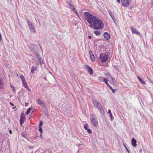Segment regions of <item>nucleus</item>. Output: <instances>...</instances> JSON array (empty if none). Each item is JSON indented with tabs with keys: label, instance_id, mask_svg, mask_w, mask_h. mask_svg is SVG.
I'll use <instances>...</instances> for the list:
<instances>
[{
	"label": "nucleus",
	"instance_id": "obj_20",
	"mask_svg": "<svg viewBox=\"0 0 153 153\" xmlns=\"http://www.w3.org/2000/svg\"><path fill=\"white\" fill-rule=\"evenodd\" d=\"M37 68L36 67L32 66L31 68V72L32 73H34V71H36Z\"/></svg>",
	"mask_w": 153,
	"mask_h": 153
},
{
	"label": "nucleus",
	"instance_id": "obj_14",
	"mask_svg": "<svg viewBox=\"0 0 153 153\" xmlns=\"http://www.w3.org/2000/svg\"><path fill=\"white\" fill-rule=\"evenodd\" d=\"M103 36L105 39L106 40H108L110 38V36L109 34L107 32H105Z\"/></svg>",
	"mask_w": 153,
	"mask_h": 153
},
{
	"label": "nucleus",
	"instance_id": "obj_53",
	"mask_svg": "<svg viewBox=\"0 0 153 153\" xmlns=\"http://www.w3.org/2000/svg\"><path fill=\"white\" fill-rule=\"evenodd\" d=\"M36 21V19H35Z\"/></svg>",
	"mask_w": 153,
	"mask_h": 153
},
{
	"label": "nucleus",
	"instance_id": "obj_40",
	"mask_svg": "<svg viewBox=\"0 0 153 153\" xmlns=\"http://www.w3.org/2000/svg\"><path fill=\"white\" fill-rule=\"evenodd\" d=\"M88 39H91L92 38L91 36H88Z\"/></svg>",
	"mask_w": 153,
	"mask_h": 153
},
{
	"label": "nucleus",
	"instance_id": "obj_48",
	"mask_svg": "<svg viewBox=\"0 0 153 153\" xmlns=\"http://www.w3.org/2000/svg\"><path fill=\"white\" fill-rule=\"evenodd\" d=\"M29 91H30V88H28V89H27Z\"/></svg>",
	"mask_w": 153,
	"mask_h": 153
},
{
	"label": "nucleus",
	"instance_id": "obj_11",
	"mask_svg": "<svg viewBox=\"0 0 153 153\" xmlns=\"http://www.w3.org/2000/svg\"><path fill=\"white\" fill-rule=\"evenodd\" d=\"M131 28L132 30V31L133 33H135L137 35H139L140 34V32H139L136 28H134V27L131 26Z\"/></svg>",
	"mask_w": 153,
	"mask_h": 153
},
{
	"label": "nucleus",
	"instance_id": "obj_47",
	"mask_svg": "<svg viewBox=\"0 0 153 153\" xmlns=\"http://www.w3.org/2000/svg\"><path fill=\"white\" fill-rule=\"evenodd\" d=\"M44 79H45V80H46V78L45 77H44Z\"/></svg>",
	"mask_w": 153,
	"mask_h": 153
},
{
	"label": "nucleus",
	"instance_id": "obj_31",
	"mask_svg": "<svg viewBox=\"0 0 153 153\" xmlns=\"http://www.w3.org/2000/svg\"><path fill=\"white\" fill-rule=\"evenodd\" d=\"M39 131L40 132V133H42V128L41 127H39Z\"/></svg>",
	"mask_w": 153,
	"mask_h": 153
},
{
	"label": "nucleus",
	"instance_id": "obj_51",
	"mask_svg": "<svg viewBox=\"0 0 153 153\" xmlns=\"http://www.w3.org/2000/svg\"><path fill=\"white\" fill-rule=\"evenodd\" d=\"M33 111L32 112V113H33Z\"/></svg>",
	"mask_w": 153,
	"mask_h": 153
},
{
	"label": "nucleus",
	"instance_id": "obj_42",
	"mask_svg": "<svg viewBox=\"0 0 153 153\" xmlns=\"http://www.w3.org/2000/svg\"><path fill=\"white\" fill-rule=\"evenodd\" d=\"M10 104L12 105L13 106H14V104H13L11 102H10Z\"/></svg>",
	"mask_w": 153,
	"mask_h": 153
},
{
	"label": "nucleus",
	"instance_id": "obj_6",
	"mask_svg": "<svg viewBox=\"0 0 153 153\" xmlns=\"http://www.w3.org/2000/svg\"><path fill=\"white\" fill-rule=\"evenodd\" d=\"M27 23L31 31L32 32L34 33L35 32V30L34 28V26L30 20L27 21Z\"/></svg>",
	"mask_w": 153,
	"mask_h": 153
},
{
	"label": "nucleus",
	"instance_id": "obj_28",
	"mask_svg": "<svg viewBox=\"0 0 153 153\" xmlns=\"http://www.w3.org/2000/svg\"><path fill=\"white\" fill-rule=\"evenodd\" d=\"M20 78L22 80V81L25 80V79L23 76L22 75H21V76H20Z\"/></svg>",
	"mask_w": 153,
	"mask_h": 153
},
{
	"label": "nucleus",
	"instance_id": "obj_27",
	"mask_svg": "<svg viewBox=\"0 0 153 153\" xmlns=\"http://www.w3.org/2000/svg\"><path fill=\"white\" fill-rule=\"evenodd\" d=\"M105 76L109 78H111L112 77L111 75L109 73L105 74Z\"/></svg>",
	"mask_w": 153,
	"mask_h": 153
},
{
	"label": "nucleus",
	"instance_id": "obj_19",
	"mask_svg": "<svg viewBox=\"0 0 153 153\" xmlns=\"http://www.w3.org/2000/svg\"><path fill=\"white\" fill-rule=\"evenodd\" d=\"M22 81V85L24 86V87L27 88V89H28L29 88V87L28 86L26 80H24Z\"/></svg>",
	"mask_w": 153,
	"mask_h": 153
},
{
	"label": "nucleus",
	"instance_id": "obj_39",
	"mask_svg": "<svg viewBox=\"0 0 153 153\" xmlns=\"http://www.w3.org/2000/svg\"><path fill=\"white\" fill-rule=\"evenodd\" d=\"M124 145V146H125V148H126V149H127V151H128V153H129V151L128 150V149H127V147H126V146H125V145Z\"/></svg>",
	"mask_w": 153,
	"mask_h": 153
},
{
	"label": "nucleus",
	"instance_id": "obj_45",
	"mask_svg": "<svg viewBox=\"0 0 153 153\" xmlns=\"http://www.w3.org/2000/svg\"><path fill=\"white\" fill-rule=\"evenodd\" d=\"M1 39V33H0V39Z\"/></svg>",
	"mask_w": 153,
	"mask_h": 153
},
{
	"label": "nucleus",
	"instance_id": "obj_22",
	"mask_svg": "<svg viewBox=\"0 0 153 153\" xmlns=\"http://www.w3.org/2000/svg\"><path fill=\"white\" fill-rule=\"evenodd\" d=\"M94 33L97 36H99L101 34V32L99 30L94 31Z\"/></svg>",
	"mask_w": 153,
	"mask_h": 153
},
{
	"label": "nucleus",
	"instance_id": "obj_41",
	"mask_svg": "<svg viewBox=\"0 0 153 153\" xmlns=\"http://www.w3.org/2000/svg\"><path fill=\"white\" fill-rule=\"evenodd\" d=\"M9 132L10 134H11L12 133V131L11 130H10L9 131Z\"/></svg>",
	"mask_w": 153,
	"mask_h": 153
},
{
	"label": "nucleus",
	"instance_id": "obj_33",
	"mask_svg": "<svg viewBox=\"0 0 153 153\" xmlns=\"http://www.w3.org/2000/svg\"><path fill=\"white\" fill-rule=\"evenodd\" d=\"M43 124V123L42 121L39 124V127H41V126Z\"/></svg>",
	"mask_w": 153,
	"mask_h": 153
},
{
	"label": "nucleus",
	"instance_id": "obj_23",
	"mask_svg": "<svg viewBox=\"0 0 153 153\" xmlns=\"http://www.w3.org/2000/svg\"><path fill=\"white\" fill-rule=\"evenodd\" d=\"M90 57L91 59L92 62H94L95 61V59L94 55H91V56H90Z\"/></svg>",
	"mask_w": 153,
	"mask_h": 153
},
{
	"label": "nucleus",
	"instance_id": "obj_25",
	"mask_svg": "<svg viewBox=\"0 0 153 153\" xmlns=\"http://www.w3.org/2000/svg\"><path fill=\"white\" fill-rule=\"evenodd\" d=\"M32 109V108H29L26 111L25 113L26 114H28L31 110Z\"/></svg>",
	"mask_w": 153,
	"mask_h": 153
},
{
	"label": "nucleus",
	"instance_id": "obj_46",
	"mask_svg": "<svg viewBox=\"0 0 153 153\" xmlns=\"http://www.w3.org/2000/svg\"><path fill=\"white\" fill-rule=\"evenodd\" d=\"M76 15L78 16L79 17V18H80V17H79V14H78H78Z\"/></svg>",
	"mask_w": 153,
	"mask_h": 153
},
{
	"label": "nucleus",
	"instance_id": "obj_5",
	"mask_svg": "<svg viewBox=\"0 0 153 153\" xmlns=\"http://www.w3.org/2000/svg\"><path fill=\"white\" fill-rule=\"evenodd\" d=\"M68 7L69 8L70 10L73 11L74 12L76 15H77L78 12L75 8L74 5L72 4V2L71 1H70V2L68 3Z\"/></svg>",
	"mask_w": 153,
	"mask_h": 153
},
{
	"label": "nucleus",
	"instance_id": "obj_44",
	"mask_svg": "<svg viewBox=\"0 0 153 153\" xmlns=\"http://www.w3.org/2000/svg\"><path fill=\"white\" fill-rule=\"evenodd\" d=\"M117 0V2L118 3H120V0Z\"/></svg>",
	"mask_w": 153,
	"mask_h": 153
},
{
	"label": "nucleus",
	"instance_id": "obj_52",
	"mask_svg": "<svg viewBox=\"0 0 153 153\" xmlns=\"http://www.w3.org/2000/svg\"><path fill=\"white\" fill-rule=\"evenodd\" d=\"M35 48H36V46H35Z\"/></svg>",
	"mask_w": 153,
	"mask_h": 153
},
{
	"label": "nucleus",
	"instance_id": "obj_13",
	"mask_svg": "<svg viewBox=\"0 0 153 153\" xmlns=\"http://www.w3.org/2000/svg\"><path fill=\"white\" fill-rule=\"evenodd\" d=\"M103 79V80L104 82L107 85L108 84H109L108 83V79L104 78V77H100L99 79V80L100 81H102Z\"/></svg>",
	"mask_w": 153,
	"mask_h": 153
},
{
	"label": "nucleus",
	"instance_id": "obj_18",
	"mask_svg": "<svg viewBox=\"0 0 153 153\" xmlns=\"http://www.w3.org/2000/svg\"><path fill=\"white\" fill-rule=\"evenodd\" d=\"M97 109L99 110L100 112L102 114H104V111L102 105H101L100 107H99Z\"/></svg>",
	"mask_w": 153,
	"mask_h": 153
},
{
	"label": "nucleus",
	"instance_id": "obj_2",
	"mask_svg": "<svg viewBox=\"0 0 153 153\" xmlns=\"http://www.w3.org/2000/svg\"><path fill=\"white\" fill-rule=\"evenodd\" d=\"M83 15L88 23L90 25L92 24L97 17L88 12H84Z\"/></svg>",
	"mask_w": 153,
	"mask_h": 153
},
{
	"label": "nucleus",
	"instance_id": "obj_15",
	"mask_svg": "<svg viewBox=\"0 0 153 153\" xmlns=\"http://www.w3.org/2000/svg\"><path fill=\"white\" fill-rule=\"evenodd\" d=\"M25 120V117L23 116L22 114L21 116V118L20 119V124L21 126L22 125L23 123Z\"/></svg>",
	"mask_w": 153,
	"mask_h": 153
},
{
	"label": "nucleus",
	"instance_id": "obj_16",
	"mask_svg": "<svg viewBox=\"0 0 153 153\" xmlns=\"http://www.w3.org/2000/svg\"><path fill=\"white\" fill-rule=\"evenodd\" d=\"M137 141L134 138H132L131 140V144L134 147H136L137 146L136 144Z\"/></svg>",
	"mask_w": 153,
	"mask_h": 153
},
{
	"label": "nucleus",
	"instance_id": "obj_21",
	"mask_svg": "<svg viewBox=\"0 0 153 153\" xmlns=\"http://www.w3.org/2000/svg\"><path fill=\"white\" fill-rule=\"evenodd\" d=\"M137 78L139 79V81L141 82L142 84H144L145 83V82L143 81V79L139 76H137Z\"/></svg>",
	"mask_w": 153,
	"mask_h": 153
},
{
	"label": "nucleus",
	"instance_id": "obj_29",
	"mask_svg": "<svg viewBox=\"0 0 153 153\" xmlns=\"http://www.w3.org/2000/svg\"><path fill=\"white\" fill-rule=\"evenodd\" d=\"M111 82H112L114 83V82H115V78H113L112 77H111Z\"/></svg>",
	"mask_w": 153,
	"mask_h": 153
},
{
	"label": "nucleus",
	"instance_id": "obj_4",
	"mask_svg": "<svg viewBox=\"0 0 153 153\" xmlns=\"http://www.w3.org/2000/svg\"><path fill=\"white\" fill-rule=\"evenodd\" d=\"M90 120L91 122L95 127L97 126L98 125V121L97 117L93 114H91L90 116Z\"/></svg>",
	"mask_w": 153,
	"mask_h": 153
},
{
	"label": "nucleus",
	"instance_id": "obj_24",
	"mask_svg": "<svg viewBox=\"0 0 153 153\" xmlns=\"http://www.w3.org/2000/svg\"><path fill=\"white\" fill-rule=\"evenodd\" d=\"M3 87V82L1 80H0V88H2Z\"/></svg>",
	"mask_w": 153,
	"mask_h": 153
},
{
	"label": "nucleus",
	"instance_id": "obj_30",
	"mask_svg": "<svg viewBox=\"0 0 153 153\" xmlns=\"http://www.w3.org/2000/svg\"><path fill=\"white\" fill-rule=\"evenodd\" d=\"M87 130V131L88 132L89 134H91L92 133L91 130L89 128Z\"/></svg>",
	"mask_w": 153,
	"mask_h": 153
},
{
	"label": "nucleus",
	"instance_id": "obj_49",
	"mask_svg": "<svg viewBox=\"0 0 153 153\" xmlns=\"http://www.w3.org/2000/svg\"><path fill=\"white\" fill-rule=\"evenodd\" d=\"M42 134H40V137H42Z\"/></svg>",
	"mask_w": 153,
	"mask_h": 153
},
{
	"label": "nucleus",
	"instance_id": "obj_35",
	"mask_svg": "<svg viewBox=\"0 0 153 153\" xmlns=\"http://www.w3.org/2000/svg\"><path fill=\"white\" fill-rule=\"evenodd\" d=\"M111 90L113 93H114L116 91V90L115 89H113V88Z\"/></svg>",
	"mask_w": 153,
	"mask_h": 153
},
{
	"label": "nucleus",
	"instance_id": "obj_38",
	"mask_svg": "<svg viewBox=\"0 0 153 153\" xmlns=\"http://www.w3.org/2000/svg\"><path fill=\"white\" fill-rule=\"evenodd\" d=\"M108 113L110 114H111V111L110 110H108Z\"/></svg>",
	"mask_w": 153,
	"mask_h": 153
},
{
	"label": "nucleus",
	"instance_id": "obj_26",
	"mask_svg": "<svg viewBox=\"0 0 153 153\" xmlns=\"http://www.w3.org/2000/svg\"><path fill=\"white\" fill-rule=\"evenodd\" d=\"M84 127L86 130H87L89 128L88 125L87 124H85L84 125Z\"/></svg>",
	"mask_w": 153,
	"mask_h": 153
},
{
	"label": "nucleus",
	"instance_id": "obj_1",
	"mask_svg": "<svg viewBox=\"0 0 153 153\" xmlns=\"http://www.w3.org/2000/svg\"><path fill=\"white\" fill-rule=\"evenodd\" d=\"M89 26L94 29H102L103 28L104 24L101 20L97 17L92 24L90 25Z\"/></svg>",
	"mask_w": 153,
	"mask_h": 153
},
{
	"label": "nucleus",
	"instance_id": "obj_34",
	"mask_svg": "<svg viewBox=\"0 0 153 153\" xmlns=\"http://www.w3.org/2000/svg\"><path fill=\"white\" fill-rule=\"evenodd\" d=\"M107 86L111 90L112 89V87L109 84H108L107 85Z\"/></svg>",
	"mask_w": 153,
	"mask_h": 153
},
{
	"label": "nucleus",
	"instance_id": "obj_3",
	"mask_svg": "<svg viewBox=\"0 0 153 153\" xmlns=\"http://www.w3.org/2000/svg\"><path fill=\"white\" fill-rule=\"evenodd\" d=\"M109 54L108 52L100 53L99 58L100 61L102 63L105 62L108 58Z\"/></svg>",
	"mask_w": 153,
	"mask_h": 153
},
{
	"label": "nucleus",
	"instance_id": "obj_32",
	"mask_svg": "<svg viewBox=\"0 0 153 153\" xmlns=\"http://www.w3.org/2000/svg\"><path fill=\"white\" fill-rule=\"evenodd\" d=\"M89 53L90 54V56H91V55H94L93 53L91 51H89Z\"/></svg>",
	"mask_w": 153,
	"mask_h": 153
},
{
	"label": "nucleus",
	"instance_id": "obj_9",
	"mask_svg": "<svg viewBox=\"0 0 153 153\" xmlns=\"http://www.w3.org/2000/svg\"><path fill=\"white\" fill-rule=\"evenodd\" d=\"M85 69L91 75L93 74V69L88 65H86L85 66Z\"/></svg>",
	"mask_w": 153,
	"mask_h": 153
},
{
	"label": "nucleus",
	"instance_id": "obj_17",
	"mask_svg": "<svg viewBox=\"0 0 153 153\" xmlns=\"http://www.w3.org/2000/svg\"><path fill=\"white\" fill-rule=\"evenodd\" d=\"M108 11L109 13L110 16L111 17L113 20L114 21H115V19L114 17V14L113 13L111 12V11L110 10H108Z\"/></svg>",
	"mask_w": 153,
	"mask_h": 153
},
{
	"label": "nucleus",
	"instance_id": "obj_7",
	"mask_svg": "<svg viewBox=\"0 0 153 153\" xmlns=\"http://www.w3.org/2000/svg\"><path fill=\"white\" fill-rule=\"evenodd\" d=\"M92 102L97 108L99 107H100L101 105V103L99 102L95 99H92Z\"/></svg>",
	"mask_w": 153,
	"mask_h": 153
},
{
	"label": "nucleus",
	"instance_id": "obj_12",
	"mask_svg": "<svg viewBox=\"0 0 153 153\" xmlns=\"http://www.w3.org/2000/svg\"><path fill=\"white\" fill-rule=\"evenodd\" d=\"M37 103L38 104H39L43 107H44L45 106V103L42 100H41L39 98L37 99Z\"/></svg>",
	"mask_w": 153,
	"mask_h": 153
},
{
	"label": "nucleus",
	"instance_id": "obj_50",
	"mask_svg": "<svg viewBox=\"0 0 153 153\" xmlns=\"http://www.w3.org/2000/svg\"><path fill=\"white\" fill-rule=\"evenodd\" d=\"M28 104V103H26V104H25L26 105H27V104Z\"/></svg>",
	"mask_w": 153,
	"mask_h": 153
},
{
	"label": "nucleus",
	"instance_id": "obj_37",
	"mask_svg": "<svg viewBox=\"0 0 153 153\" xmlns=\"http://www.w3.org/2000/svg\"><path fill=\"white\" fill-rule=\"evenodd\" d=\"M110 117L111 118V120H113V115L112 114H110Z\"/></svg>",
	"mask_w": 153,
	"mask_h": 153
},
{
	"label": "nucleus",
	"instance_id": "obj_8",
	"mask_svg": "<svg viewBox=\"0 0 153 153\" xmlns=\"http://www.w3.org/2000/svg\"><path fill=\"white\" fill-rule=\"evenodd\" d=\"M121 3L122 5L125 7L128 6L130 4L128 0H121Z\"/></svg>",
	"mask_w": 153,
	"mask_h": 153
},
{
	"label": "nucleus",
	"instance_id": "obj_43",
	"mask_svg": "<svg viewBox=\"0 0 153 153\" xmlns=\"http://www.w3.org/2000/svg\"><path fill=\"white\" fill-rule=\"evenodd\" d=\"M26 134H22V136L23 137H25V135Z\"/></svg>",
	"mask_w": 153,
	"mask_h": 153
},
{
	"label": "nucleus",
	"instance_id": "obj_10",
	"mask_svg": "<svg viewBox=\"0 0 153 153\" xmlns=\"http://www.w3.org/2000/svg\"><path fill=\"white\" fill-rule=\"evenodd\" d=\"M36 58L39 61V64L40 65H42L43 64L44 61L42 59L39 54H37L36 56Z\"/></svg>",
	"mask_w": 153,
	"mask_h": 153
},
{
	"label": "nucleus",
	"instance_id": "obj_36",
	"mask_svg": "<svg viewBox=\"0 0 153 153\" xmlns=\"http://www.w3.org/2000/svg\"><path fill=\"white\" fill-rule=\"evenodd\" d=\"M114 66L116 68V70H117L119 72L120 71H119V69L118 68V67L116 66L115 65H114Z\"/></svg>",
	"mask_w": 153,
	"mask_h": 153
}]
</instances>
